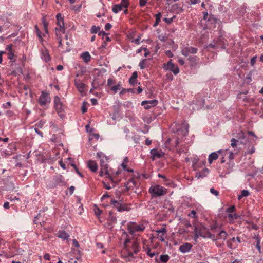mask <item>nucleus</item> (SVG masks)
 <instances>
[{"label":"nucleus","instance_id":"f257e3e1","mask_svg":"<svg viewBox=\"0 0 263 263\" xmlns=\"http://www.w3.org/2000/svg\"><path fill=\"white\" fill-rule=\"evenodd\" d=\"M148 191L154 197L163 196L167 193L166 189L159 185L151 186Z\"/></svg>","mask_w":263,"mask_h":263},{"label":"nucleus","instance_id":"f03ea898","mask_svg":"<svg viewBox=\"0 0 263 263\" xmlns=\"http://www.w3.org/2000/svg\"><path fill=\"white\" fill-rule=\"evenodd\" d=\"M110 204L113 205V207L116 208L119 212H122L124 211H128L130 209L126 204L123 203L122 200L117 201L115 199H112L110 201Z\"/></svg>","mask_w":263,"mask_h":263},{"label":"nucleus","instance_id":"7ed1b4c3","mask_svg":"<svg viewBox=\"0 0 263 263\" xmlns=\"http://www.w3.org/2000/svg\"><path fill=\"white\" fill-rule=\"evenodd\" d=\"M127 229L129 233L133 235L136 232H142L145 229V227L143 224L138 225L135 222H129L127 224Z\"/></svg>","mask_w":263,"mask_h":263},{"label":"nucleus","instance_id":"20e7f679","mask_svg":"<svg viewBox=\"0 0 263 263\" xmlns=\"http://www.w3.org/2000/svg\"><path fill=\"white\" fill-rule=\"evenodd\" d=\"M97 156V157L100 159V167L104 170H105L106 171V169H108V163L109 158L101 152H98Z\"/></svg>","mask_w":263,"mask_h":263},{"label":"nucleus","instance_id":"39448f33","mask_svg":"<svg viewBox=\"0 0 263 263\" xmlns=\"http://www.w3.org/2000/svg\"><path fill=\"white\" fill-rule=\"evenodd\" d=\"M194 239L195 241H197V239L199 237H202L203 238H210L214 239L215 238V235L212 234L210 232H208L205 235H204L202 232V230L201 228L196 227L194 229Z\"/></svg>","mask_w":263,"mask_h":263},{"label":"nucleus","instance_id":"423d86ee","mask_svg":"<svg viewBox=\"0 0 263 263\" xmlns=\"http://www.w3.org/2000/svg\"><path fill=\"white\" fill-rule=\"evenodd\" d=\"M54 103L55 109L58 114L59 116L62 118L64 116L63 111V104H62L60 98L58 96H55L54 98Z\"/></svg>","mask_w":263,"mask_h":263},{"label":"nucleus","instance_id":"0eeeda50","mask_svg":"<svg viewBox=\"0 0 263 263\" xmlns=\"http://www.w3.org/2000/svg\"><path fill=\"white\" fill-rule=\"evenodd\" d=\"M66 182L64 180V177L61 175H57L53 178V184L52 186L55 187L57 186H65Z\"/></svg>","mask_w":263,"mask_h":263},{"label":"nucleus","instance_id":"6e6552de","mask_svg":"<svg viewBox=\"0 0 263 263\" xmlns=\"http://www.w3.org/2000/svg\"><path fill=\"white\" fill-rule=\"evenodd\" d=\"M163 68L165 70H169L172 71L174 74L176 75L179 72V69L178 66H175V64L170 60L166 64L163 66Z\"/></svg>","mask_w":263,"mask_h":263},{"label":"nucleus","instance_id":"1a4fd4ad","mask_svg":"<svg viewBox=\"0 0 263 263\" xmlns=\"http://www.w3.org/2000/svg\"><path fill=\"white\" fill-rule=\"evenodd\" d=\"M241 242V238L239 237H233L227 241V246L231 249H235L238 246V243Z\"/></svg>","mask_w":263,"mask_h":263},{"label":"nucleus","instance_id":"9d476101","mask_svg":"<svg viewBox=\"0 0 263 263\" xmlns=\"http://www.w3.org/2000/svg\"><path fill=\"white\" fill-rule=\"evenodd\" d=\"M50 102V98L49 94L45 91H42L39 98V102L41 106H45Z\"/></svg>","mask_w":263,"mask_h":263},{"label":"nucleus","instance_id":"9b49d317","mask_svg":"<svg viewBox=\"0 0 263 263\" xmlns=\"http://www.w3.org/2000/svg\"><path fill=\"white\" fill-rule=\"evenodd\" d=\"M197 51L198 49L197 48L190 46L185 47L182 49L181 53L184 56L187 57L189 55V54H195L197 53Z\"/></svg>","mask_w":263,"mask_h":263},{"label":"nucleus","instance_id":"f8f14e48","mask_svg":"<svg viewBox=\"0 0 263 263\" xmlns=\"http://www.w3.org/2000/svg\"><path fill=\"white\" fill-rule=\"evenodd\" d=\"M158 101L157 100H144L141 102V105L144 106V108L148 109L152 107H154L158 104Z\"/></svg>","mask_w":263,"mask_h":263},{"label":"nucleus","instance_id":"ddd939ff","mask_svg":"<svg viewBox=\"0 0 263 263\" xmlns=\"http://www.w3.org/2000/svg\"><path fill=\"white\" fill-rule=\"evenodd\" d=\"M125 186H126L127 190L129 191V190L132 189L133 186L138 187V183L135 180L134 178L132 177L125 183Z\"/></svg>","mask_w":263,"mask_h":263},{"label":"nucleus","instance_id":"4468645a","mask_svg":"<svg viewBox=\"0 0 263 263\" xmlns=\"http://www.w3.org/2000/svg\"><path fill=\"white\" fill-rule=\"evenodd\" d=\"M156 232L158 235V238L161 242L165 241L164 236L166 234L167 230L165 227L161 228L160 229L157 230Z\"/></svg>","mask_w":263,"mask_h":263},{"label":"nucleus","instance_id":"2eb2a0df","mask_svg":"<svg viewBox=\"0 0 263 263\" xmlns=\"http://www.w3.org/2000/svg\"><path fill=\"white\" fill-rule=\"evenodd\" d=\"M192 246V245L190 243H184L180 246L179 250L182 253L188 252L190 251Z\"/></svg>","mask_w":263,"mask_h":263},{"label":"nucleus","instance_id":"dca6fc26","mask_svg":"<svg viewBox=\"0 0 263 263\" xmlns=\"http://www.w3.org/2000/svg\"><path fill=\"white\" fill-rule=\"evenodd\" d=\"M138 77V73L137 71H134L129 80V83L131 85H135L137 83L140 84V82L138 83L137 78Z\"/></svg>","mask_w":263,"mask_h":263},{"label":"nucleus","instance_id":"f3484780","mask_svg":"<svg viewBox=\"0 0 263 263\" xmlns=\"http://www.w3.org/2000/svg\"><path fill=\"white\" fill-rule=\"evenodd\" d=\"M221 151V150H219L217 152H213L211 154H210L208 158L209 163L210 164H211L214 160H216L218 157L217 153H220Z\"/></svg>","mask_w":263,"mask_h":263},{"label":"nucleus","instance_id":"a211bd4d","mask_svg":"<svg viewBox=\"0 0 263 263\" xmlns=\"http://www.w3.org/2000/svg\"><path fill=\"white\" fill-rule=\"evenodd\" d=\"M75 85L79 91L82 93L85 92L86 85L80 81L75 82Z\"/></svg>","mask_w":263,"mask_h":263},{"label":"nucleus","instance_id":"6ab92c4d","mask_svg":"<svg viewBox=\"0 0 263 263\" xmlns=\"http://www.w3.org/2000/svg\"><path fill=\"white\" fill-rule=\"evenodd\" d=\"M87 166L92 172H96L98 170V165L95 161L89 160Z\"/></svg>","mask_w":263,"mask_h":263},{"label":"nucleus","instance_id":"aec40b11","mask_svg":"<svg viewBox=\"0 0 263 263\" xmlns=\"http://www.w3.org/2000/svg\"><path fill=\"white\" fill-rule=\"evenodd\" d=\"M188 61H189L190 65L191 67H195L196 66L198 61L199 60V58L197 56H190L187 58Z\"/></svg>","mask_w":263,"mask_h":263},{"label":"nucleus","instance_id":"412c9836","mask_svg":"<svg viewBox=\"0 0 263 263\" xmlns=\"http://www.w3.org/2000/svg\"><path fill=\"white\" fill-rule=\"evenodd\" d=\"M208 173V169L204 168L202 171L197 172L195 177L197 178L198 179L204 178L206 176Z\"/></svg>","mask_w":263,"mask_h":263},{"label":"nucleus","instance_id":"4be33fe9","mask_svg":"<svg viewBox=\"0 0 263 263\" xmlns=\"http://www.w3.org/2000/svg\"><path fill=\"white\" fill-rule=\"evenodd\" d=\"M57 235L59 238L63 240H67L69 237V234L63 230L59 231Z\"/></svg>","mask_w":263,"mask_h":263},{"label":"nucleus","instance_id":"5701e85b","mask_svg":"<svg viewBox=\"0 0 263 263\" xmlns=\"http://www.w3.org/2000/svg\"><path fill=\"white\" fill-rule=\"evenodd\" d=\"M182 125H183V128L184 129L178 130V134H179V132H181L182 133V135L185 136L188 134L189 125L187 123L185 122V121H184L182 123Z\"/></svg>","mask_w":263,"mask_h":263},{"label":"nucleus","instance_id":"b1692460","mask_svg":"<svg viewBox=\"0 0 263 263\" xmlns=\"http://www.w3.org/2000/svg\"><path fill=\"white\" fill-rule=\"evenodd\" d=\"M81 57L83 59L85 63H88L90 61L91 56L87 51L84 52L81 54Z\"/></svg>","mask_w":263,"mask_h":263},{"label":"nucleus","instance_id":"393cba45","mask_svg":"<svg viewBox=\"0 0 263 263\" xmlns=\"http://www.w3.org/2000/svg\"><path fill=\"white\" fill-rule=\"evenodd\" d=\"M148 59H144L140 62V63L139 64V66L140 67L141 69H144L146 67H148L149 66L148 64Z\"/></svg>","mask_w":263,"mask_h":263},{"label":"nucleus","instance_id":"a878e982","mask_svg":"<svg viewBox=\"0 0 263 263\" xmlns=\"http://www.w3.org/2000/svg\"><path fill=\"white\" fill-rule=\"evenodd\" d=\"M151 154L152 155L154 159L155 158H160L162 157V156L163 155L161 153L158 152L156 149H153L151 150Z\"/></svg>","mask_w":263,"mask_h":263},{"label":"nucleus","instance_id":"bb28decb","mask_svg":"<svg viewBox=\"0 0 263 263\" xmlns=\"http://www.w3.org/2000/svg\"><path fill=\"white\" fill-rule=\"evenodd\" d=\"M218 236L219 239L225 240L227 238L228 234L225 231L221 230L219 232Z\"/></svg>","mask_w":263,"mask_h":263},{"label":"nucleus","instance_id":"cd10ccee","mask_svg":"<svg viewBox=\"0 0 263 263\" xmlns=\"http://www.w3.org/2000/svg\"><path fill=\"white\" fill-rule=\"evenodd\" d=\"M57 25L59 26V30L63 33H65V29L64 28V20H60L57 21Z\"/></svg>","mask_w":263,"mask_h":263},{"label":"nucleus","instance_id":"c85d7f7f","mask_svg":"<svg viewBox=\"0 0 263 263\" xmlns=\"http://www.w3.org/2000/svg\"><path fill=\"white\" fill-rule=\"evenodd\" d=\"M104 174L107 176V178H109L110 180H112V178L111 177V176H110V175L108 173V169H106V171L105 170H104L102 169V168L101 167V169H100V171L99 172V176L102 177V176H103Z\"/></svg>","mask_w":263,"mask_h":263},{"label":"nucleus","instance_id":"c756f323","mask_svg":"<svg viewBox=\"0 0 263 263\" xmlns=\"http://www.w3.org/2000/svg\"><path fill=\"white\" fill-rule=\"evenodd\" d=\"M161 16L162 15L160 12H159L155 15L156 20L154 24L153 25V27H156L159 24L161 21Z\"/></svg>","mask_w":263,"mask_h":263},{"label":"nucleus","instance_id":"7c9ffc66","mask_svg":"<svg viewBox=\"0 0 263 263\" xmlns=\"http://www.w3.org/2000/svg\"><path fill=\"white\" fill-rule=\"evenodd\" d=\"M122 8L123 7L120 4H116L113 6L112 11L114 13H117L120 11H121L122 9Z\"/></svg>","mask_w":263,"mask_h":263},{"label":"nucleus","instance_id":"2f4dec72","mask_svg":"<svg viewBox=\"0 0 263 263\" xmlns=\"http://www.w3.org/2000/svg\"><path fill=\"white\" fill-rule=\"evenodd\" d=\"M170 258V257L168 255L165 254V255H161L160 257V260L162 262H166L168 261Z\"/></svg>","mask_w":263,"mask_h":263},{"label":"nucleus","instance_id":"473e14b6","mask_svg":"<svg viewBox=\"0 0 263 263\" xmlns=\"http://www.w3.org/2000/svg\"><path fill=\"white\" fill-rule=\"evenodd\" d=\"M255 238L256 240V248L258 250L259 253H261V247L260 246V238H259L258 236L255 237Z\"/></svg>","mask_w":263,"mask_h":263},{"label":"nucleus","instance_id":"72a5a7b5","mask_svg":"<svg viewBox=\"0 0 263 263\" xmlns=\"http://www.w3.org/2000/svg\"><path fill=\"white\" fill-rule=\"evenodd\" d=\"M121 85L120 83L112 86L110 88V90L112 91L114 93H117L118 90H120L121 88Z\"/></svg>","mask_w":263,"mask_h":263},{"label":"nucleus","instance_id":"f704fd0d","mask_svg":"<svg viewBox=\"0 0 263 263\" xmlns=\"http://www.w3.org/2000/svg\"><path fill=\"white\" fill-rule=\"evenodd\" d=\"M109 218L110 221L112 223H116L117 221L116 217L112 215V213L111 212H109Z\"/></svg>","mask_w":263,"mask_h":263},{"label":"nucleus","instance_id":"c9c22d12","mask_svg":"<svg viewBox=\"0 0 263 263\" xmlns=\"http://www.w3.org/2000/svg\"><path fill=\"white\" fill-rule=\"evenodd\" d=\"M126 91H128V92H132L134 93L135 90L133 88H129V89H122V90L120 92L119 94L120 96L124 94Z\"/></svg>","mask_w":263,"mask_h":263},{"label":"nucleus","instance_id":"e433bc0d","mask_svg":"<svg viewBox=\"0 0 263 263\" xmlns=\"http://www.w3.org/2000/svg\"><path fill=\"white\" fill-rule=\"evenodd\" d=\"M100 30V27L99 26H96L95 25L91 27L90 32L91 33H97L99 32Z\"/></svg>","mask_w":263,"mask_h":263},{"label":"nucleus","instance_id":"4c0bfd02","mask_svg":"<svg viewBox=\"0 0 263 263\" xmlns=\"http://www.w3.org/2000/svg\"><path fill=\"white\" fill-rule=\"evenodd\" d=\"M133 249L135 254H137L139 251V248L137 242H135L133 243Z\"/></svg>","mask_w":263,"mask_h":263},{"label":"nucleus","instance_id":"58836bf2","mask_svg":"<svg viewBox=\"0 0 263 263\" xmlns=\"http://www.w3.org/2000/svg\"><path fill=\"white\" fill-rule=\"evenodd\" d=\"M121 6L125 8H127L129 6V3L127 0H122L121 3L119 4Z\"/></svg>","mask_w":263,"mask_h":263},{"label":"nucleus","instance_id":"ea45409f","mask_svg":"<svg viewBox=\"0 0 263 263\" xmlns=\"http://www.w3.org/2000/svg\"><path fill=\"white\" fill-rule=\"evenodd\" d=\"M151 251V249L149 248H147L146 250L147 255H148L151 257H153L154 256L158 254L157 253H152Z\"/></svg>","mask_w":263,"mask_h":263},{"label":"nucleus","instance_id":"a19ab883","mask_svg":"<svg viewBox=\"0 0 263 263\" xmlns=\"http://www.w3.org/2000/svg\"><path fill=\"white\" fill-rule=\"evenodd\" d=\"M71 166H72L73 167V168L74 169V170L76 171V172L78 173V174L81 177H83V175L82 174V173H81L78 167H77V166L74 164H71Z\"/></svg>","mask_w":263,"mask_h":263},{"label":"nucleus","instance_id":"79ce46f5","mask_svg":"<svg viewBox=\"0 0 263 263\" xmlns=\"http://www.w3.org/2000/svg\"><path fill=\"white\" fill-rule=\"evenodd\" d=\"M228 217L233 219H237L239 217V216L236 213L229 214L228 215Z\"/></svg>","mask_w":263,"mask_h":263},{"label":"nucleus","instance_id":"37998d69","mask_svg":"<svg viewBox=\"0 0 263 263\" xmlns=\"http://www.w3.org/2000/svg\"><path fill=\"white\" fill-rule=\"evenodd\" d=\"M35 29L36 30L38 37L40 38L41 40H42V36H41L42 33H41V31L40 30V29H39V28L37 27V25H36L35 26Z\"/></svg>","mask_w":263,"mask_h":263},{"label":"nucleus","instance_id":"c03bdc74","mask_svg":"<svg viewBox=\"0 0 263 263\" xmlns=\"http://www.w3.org/2000/svg\"><path fill=\"white\" fill-rule=\"evenodd\" d=\"M175 17H176V16H174L173 17H172L171 18H164L163 19V21L167 24H171L173 22L174 18H175Z\"/></svg>","mask_w":263,"mask_h":263},{"label":"nucleus","instance_id":"a18cd8bd","mask_svg":"<svg viewBox=\"0 0 263 263\" xmlns=\"http://www.w3.org/2000/svg\"><path fill=\"white\" fill-rule=\"evenodd\" d=\"M102 213V211L98 208L96 207L95 209V215L99 217V216L100 215V214Z\"/></svg>","mask_w":263,"mask_h":263},{"label":"nucleus","instance_id":"49530a36","mask_svg":"<svg viewBox=\"0 0 263 263\" xmlns=\"http://www.w3.org/2000/svg\"><path fill=\"white\" fill-rule=\"evenodd\" d=\"M238 142V140L234 139V138H232L231 139V145L232 147H235L237 145V142Z\"/></svg>","mask_w":263,"mask_h":263},{"label":"nucleus","instance_id":"de8ad7c7","mask_svg":"<svg viewBox=\"0 0 263 263\" xmlns=\"http://www.w3.org/2000/svg\"><path fill=\"white\" fill-rule=\"evenodd\" d=\"M235 210V207L234 205L231 206L230 207L227 208V212L229 213H233Z\"/></svg>","mask_w":263,"mask_h":263},{"label":"nucleus","instance_id":"09e8293b","mask_svg":"<svg viewBox=\"0 0 263 263\" xmlns=\"http://www.w3.org/2000/svg\"><path fill=\"white\" fill-rule=\"evenodd\" d=\"M188 216L193 218H196V212L195 210H192L190 213L188 214Z\"/></svg>","mask_w":263,"mask_h":263},{"label":"nucleus","instance_id":"8fccbe9b","mask_svg":"<svg viewBox=\"0 0 263 263\" xmlns=\"http://www.w3.org/2000/svg\"><path fill=\"white\" fill-rule=\"evenodd\" d=\"M210 192L212 194L215 195L216 196H217L219 195V192L218 191L215 190L214 188L210 189Z\"/></svg>","mask_w":263,"mask_h":263},{"label":"nucleus","instance_id":"3c124183","mask_svg":"<svg viewBox=\"0 0 263 263\" xmlns=\"http://www.w3.org/2000/svg\"><path fill=\"white\" fill-rule=\"evenodd\" d=\"M42 23L44 29H47V28H48V23L46 22L45 17H43L42 19Z\"/></svg>","mask_w":263,"mask_h":263},{"label":"nucleus","instance_id":"603ef678","mask_svg":"<svg viewBox=\"0 0 263 263\" xmlns=\"http://www.w3.org/2000/svg\"><path fill=\"white\" fill-rule=\"evenodd\" d=\"M147 0H139V5H140V6L141 7H142L145 6V5L147 3Z\"/></svg>","mask_w":263,"mask_h":263},{"label":"nucleus","instance_id":"864d4df0","mask_svg":"<svg viewBox=\"0 0 263 263\" xmlns=\"http://www.w3.org/2000/svg\"><path fill=\"white\" fill-rule=\"evenodd\" d=\"M44 124V122L41 120L36 124L35 126L39 128H41L43 126Z\"/></svg>","mask_w":263,"mask_h":263},{"label":"nucleus","instance_id":"5fc2aeb1","mask_svg":"<svg viewBox=\"0 0 263 263\" xmlns=\"http://www.w3.org/2000/svg\"><path fill=\"white\" fill-rule=\"evenodd\" d=\"M249 193L248 190H243L241 192V196H243V197H247L249 195Z\"/></svg>","mask_w":263,"mask_h":263},{"label":"nucleus","instance_id":"6e6d98bb","mask_svg":"<svg viewBox=\"0 0 263 263\" xmlns=\"http://www.w3.org/2000/svg\"><path fill=\"white\" fill-rule=\"evenodd\" d=\"M141 39V36L139 35L137 38L132 41V42H134L136 45H139L140 44V40Z\"/></svg>","mask_w":263,"mask_h":263},{"label":"nucleus","instance_id":"4d7b16f0","mask_svg":"<svg viewBox=\"0 0 263 263\" xmlns=\"http://www.w3.org/2000/svg\"><path fill=\"white\" fill-rule=\"evenodd\" d=\"M256 60V56H254L251 59L250 64L253 66L254 65Z\"/></svg>","mask_w":263,"mask_h":263},{"label":"nucleus","instance_id":"13d9d810","mask_svg":"<svg viewBox=\"0 0 263 263\" xmlns=\"http://www.w3.org/2000/svg\"><path fill=\"white\" fill-rule=\"evenodd\" d=\"M72 245L73 246L77 248H78L80 246L78 241L75 239L72 240Z\"/></svg>","mask_w":263,"mask_h":263},{"label":"nucleus","instance_id":"bf43d9fd","mask_svg":"<svg viewBox=\"0 0 263 263\" xmlns=\"http://www.w3.org/2000/svg\"><path fill=\"white\" fill-rule=\"evenodd\" d=\"M254 152H255V147L254 146H252L251 147V149L250 151H248L246 152V154L251 155L253 153H254Z\"/></svg>","mask_w":263,"mask_h":263},{"label":"nucleus","instance_id":"052dcab7","mask_svg":"<svg viewBox=\"0 0 263 263\" xmlns=\"http://www.w3.org/2000/svg\"><path fill=\"white\" fill-rule=\"evenodd\" d=\"M12 45H8L6 46V50L9 52H12Z\"/></svg>","mask_w":263,"mask_h":263},{"label":"nucleus","instance_id":"680f3d73","mask_svg":"<svg viewBox=\"0 0 263 263\" xmlns=\"http://www.w3.org/2000/svg\"><path fill=\"white\" fill-rule=\"evenodd\" d=\"M34 130L39 135H40L41 137H43V133L40 131L39 129H38L37 128H34Z\"/></svg>","mask_w":263,"mask_h":263},{"label":"nucleus","instance_id":"e2e57ef3","mask_svg":"<svg viewBox=\"0 0 263 263\" xmlns=\"http://www.w3.org/2000/svg\"><path fill=\"white\" fill-rule=\"evenodd\" d=\"M81 110L83 113L86 112L87 110V108H86V107L85 105V102H84L83 104V105H82V108H81Z\"/></svg>","mask_w":263,"mask_h":263},{"label":"nucleus","instance_id":"0e129e2a","mask_svg":"<svg viewBox=\"0 0 263 263\" xmlns=\"http://www.w3.org/2000/svg\"><path fill=\"white\" fill-rule=\"evenodd\" d=\"M91 103L93 105H96L98 104V101L95 98H92L90 100Z\"/></svg>","mask_w":263,"mask_h":263},{"label":"nucleus","instance_id":"69168bd1","mask_svg":"<svg viewBox=\"0 0 263 263\" xmlns=\"http://www.w3.org/2000/svg\"><path fill=\"white\" fill-rule=\"evenodd\" d=\"M14 55V53H13V52H9L8 53V58L10 60H12L13 58Z\"/></svg>","mask_w":263,"mask_h":263},{"label":"nucleus","instance_id":"338daca9","mask_svg":"<svg viewBox=\"0 0 263 263\" xmlns=\"http://www.w3.org/2000/svg\"><path fill=\"white\" fill-rule=\"evenodd\" d=\"M11 104L10 102H7L6 104H3V107L4 108H8L11 106Z\"/></svg>","mask_w":263,"mask_h":263},{"label":"nucleus","instance_id":"774afa93","mask_svg":"<svg viewBox=\"0 0 263 263\" xmlns=\"http://www.w3.org/2000/svg\"><path fill=\"white\" fill-rule=\"evenodd\" d=\"M111 28V25L110 23H106L105 25V29L108 30Z\"/></svg>","mask_w":263,"mask_h":263}]
</instances>
